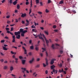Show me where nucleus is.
<instances>
[{
    "instance_id": "obj_1",
    "label": "nucleus",
    "mask_w": 78,
    "mask_h": 78,
    "mask_svg": "<svg viewBox=\"0 0 78 78\" xmlns=\"http://www.w3.org/2000/svg\"><path fill=\"white\" fill-rule=\"evenodd\" d=\"M40 35L41 36H40ZM40 35L39 34L38 35V37H39V39H40L41 40H43V42H44V38L42 37H41L42 35L41 34V33H40Z\"/></svg>"
},
{
    "instance_id": "obj_2",
    "label": "nucleus",
    "mask_w": 78,
    "mask_h": 78,
    "mask_svg": "<svg viewBox=\"0 0 78 78\" xmlns=\"http://www.w3.org/2000/svg\"><path fill=\"white\" fill-rule=\"evenodd\" d=\"M32 32H34L35 33H37V30L36 29H33L32 30Z\"/></svg>"
},
{
    "instance_id": "obj_3",
    "label": "nucleus",
    "mask_w": 78,
    "mask_h": 78,
    "mask_svg": "<svg viewBox=\"0 0 78 78\" xmlns=\"http://www.w3.org/2000/svg\"><path fill=\"white\" fill-rule=\"evenodd\" d=\"M26 16H27V15L25 13H24V14L23 13H22L21 15V17H23V18L24 17H25Z\"/></svg>"
},
{
    "instance_id": "obj_4",
    "label": "nucleus",
    "mask_w": 78,
    "mask_h": 78,
    "mask_svg": "<svg viewBox=\"0 0 78 78\" xmlns=\"http://www.w3.org/2000/svg\"><path fill=\"white\" fill-rule=\"evenodd\" d=\"M12 37L13 38L12 42H14L16 41V40H15V35L12 36Z\"/></svg>"
},
{
    "instance_id": "obj_5",
    "label": "nucleus",
    "mask_w": 78,
    "mask_h": 78,
    "mask_svg": "<svg viewBox=\"0 0 78 78\" xmlns=\"http://www.w3.org/2000/svg\"><path fill=\"white\" fill-rule=\"evenodd\" d=\"M55 66L54 65H53L52 66H51V69H54V68H55Z\"/></svg>"
},
{
    "instance_id": "obj_6",
    "label": "nucleus",
    "mask_w": 78,
    "mask_h": 78,
    "mask_svg": "<svg viewBox=\"0 0 78 78\" xmlns=\"http://www.w3.org/2000/svg\"><path fill=\"white\" fill-rule=\"evenodd\" d=\"M33 61H34V58H32L31 60L29 61V62L30 64H31V63H32Z\"/></svg>"
},
{
    "instance_id": "obj_7",
    "label": "nucleus",
    "mask_w": 78,
    "mask_h": 78,
    "mask_svg": "<svg viewBox=\"0 0 78 78\" xmlns=\"http://www.w3.org/2000/svg\"><path fill=\"white\" fill-rule=\"evenodd\" d=\"M22 64H23V65L25 64V62L26 61L25 60H22Z\"/></svg>"
},
{
    "instance_id": "obj_8",
    "label": "nucleus",
    "mask_w": 78,
    "mask_h": 78,
    "mask_svg": "<svg viewBox=\"0 0 78 78\" xmlns=\"http://www.w3.org/2000/svg\"><path fill=\"white\" fill-rule=\"evenodd\" d=\"M63 3H64V1L63 0H62L60 1L59 2V4H60V5H61L62 4H63Z\"/></svg>"
},
{
    "instance_id": "obj_9",
    "label": "nucleus",
    "mask_w": 78,
    "mask_h": 78,
    "mask_svg": "<svg viewBox=\"0 0 78 78\" xmlns=\"http://www.w3.org/2000/svg\"><path fill=\"white\" fill-rule=\"evenodd\" d=\"M15 62L16 63V64H17V63H18V58H15Z\"/></svg>"
},
{
    "instance_id": "obj_10",
    "label": "nucleus",
    "mask_w": 78,
    "mask_h": 78,
    "mask_svg": "<svg viewBox=\"0 0 78 78\" xmlns=\"http://www.w3.org/2000/svg\"><path fill=\"white\" fill-rule=\"evenodd\" d=\"M45 61H46V65L48 66V60L47 58H45Z\"/></svg>"
},
{
    "instance_id": "obj_11",
    "label": "nucleus",
    "mask_w": 78,
    "mask_h": 78,
    "mask_svg": "<svg viewBox=\"0 0 78 78\" xmlns=\"http://www.w3.org/2000/svg\"><path fill=\"white\" fill-rule=\"evenodd\" d=\"M20 35L18 34V36H16V39H20Z\"/></svg>"
},
{
    "instance_id": "obj_12",
    "label": "nucleus",
    "mask_w": 78,
    "mask_h": 78,
    "mask_svg": "<svg viewBox=\"0 0 78 78\" xmlns=\"http://www.w3.org/2000/svg\"><path fill=\"white\" fill-rule=\"evenodd\" d=\"M17 3V2H16V1H15L12 3V4L14 5H16Z\"/></svg>"
},
{
    "instance_id": "obj_13",
    "label": "nucleus",
    "mask_w": 78,
    "mask_h": 78,
    "mask_svg": "<svg viewBox=\"0 0 78 78\" xmlns=\"http://www.w3.org/2000/svg\"><path fill=\"white\" fill-rule=\"evenodd\" d=\"M30 48L31 50H34V46H33V45L31 46H30Z\"/></svg>"
},
{
    "instance_id": "obj_14",
    "label": "nucleus",
    "mask_w": 78,
    "mask_h": 78,
    "mask_svg": "<svg viewBox=\"0 0 78 78\" xmlns=\"http://www.w3.org/2000/svg\"><path fill=\"white\" fill-rule=\"evenodd\" d=\"M17 8L18 9H20V5H19V4L17 5Z\"/></svg>"
},
{
    "instance_id": "obj_15",
    "label": "nucleus",
    "mask_w": 78,
    "mask_h": 78,
    "mask_svg": "<svg viewBox=\"0 0 78 78\" xmlns=\"http://www.w3.org/2000/svg\"><path fill=\"white\" fill-rule=\"evenodd\" d=\"M35 50L36 51H39V47H37V46H36L35 48Z\"/></svg>"
},
{
    "instance_id": "obj_16",
    "label": "nucleus",
    "mask_w": 78,
    "mask_h": 78,
    "mask_svg": "<svg viewBox=\"0 0 78 78\" xmlns=\"http://www.w3.org/2000/svg\"><path fill=\"white\" fill-rule=\"evenodd\" d=\"M20 33H23V29L22 28H21L20 29Z\"/></svg>"
},
{
    "instance_id": "obj_17",
    "label": "nucleus",
    "mask_w": 78,
    "mask_h": 78,
    "mask_svg": "<svg viewBox=\"0 0 78 78\" xmlns=\"http://www.w3.org/2000/svg\"><path fill=\"white\" fill-rule=\"evenodd\" d=\"M45 41L46 44H48L49 43V41L47 40V39H46V38H45Z\"/></svg>"
},
{
    "instance_id": "obj_18",
    "label": "nucleus",
    "mask_w": 78,
    "mask_h": 78,
    "mask_svg": "<svg viewBox=\"0 0 78 78\" xmlns=\"http://www.w3.org/2000/svg\"><path fill=\"white\" fill-rule=\"evenodd\" d=\"M54 63V61H53L52 60H51V61L50 64L51 65H53V63Z\"/></svg>"
},
{
    "instance_id": "obj_19",
    "label": "nucleus",
    "mask_w": 78,
    "mask_h": 78,
    "mask_svg": "<svg viewBox=\"0 0 78 78\" xmlns=\"http://www.w3.org/2000/svg\"><path fill=\"white\" fill-rule=\"evenodd\" d=\"M3 50H8V48H6V47H3Z\"/></svg>"
},
{
    "instance_id": "obj_20",
    "label": "nucleus",
    "mask_w": 78,
    "mask_h": 78,
    "mask_svg": "<svg viewBox=\"0 0 78 78\" xmlns=\"http://www.w3.org/2000/svg\"><path fill=\"white\" fill-rule=\"evenodd\" d=\"M10 71H12V70H13V69H13V67L12 66H11L10 67Z\"/></svg>"
},
{
    "instance_id": "obj_21",
    "label": "nucleus",
    "mask_w": 78,
    "mask_h": 78,
    "mask_svg": "<svg viewBox=\"0 0 78 78\" xmlns=\"http://www.w3.org/2000/svg\"><path fill=\"white\" fill-rule=\"evenodd\" d=\"M60 53L61 55H62V53H63V50L62 49V50H60Z\"/></svg>"
},
{
    "instance_id": "obj_22",
    "label": "nucleus",
    "mask_w": 78,
    "mask_h": 78,
    "mask_svg": "<svg viewBox=\"0 0 78 78\" xmlns=\"http://www.w3.org/2000/svg\"><path fill=\"white\" fill-rule=\"evenodd\" d=\"M54 46H55V44H53L51 46V48H52L53 49H55V47Z\"/></svg>"
},
{
    "instance_id": "obj_23",
    "label": "nucleus",
    "mask_w": 78,
    "mask_h": 78,
    "mask_svg": "<svg viewBox=\"0 0 78 78\" xmlns=\"http://www.w3.org/2000/svg\"><path fill=\"white\" fill-rule=\"evenodd\" d=\"M44 32L45 34H46L47 35H48V31L44 30Z\"/></svg>"
},
{
    "instance_id": "obj_24",
    "label": "nucleus",
    "mask_w": 78,
    "mask_h": 78,
    "mask_svg": "<svg viewBox=\"0 0 78 78\" xmlns=\"http://www.w3.org/2000/svg\"><path fill=\"white\" fill-rule=\"evenodd\" d=\"M35 67L36 68H39L40 67V65H37L35 66Z\"/></svg>"
},
{
    "instance_id": "obj_25",
    "label": "nucleus",
    "mask_w": 78,
    "mask_h": 78,
    "mask_svg": "<svg viewBox=\"0 0 78 78\" xmlns=\"http://www.w3.org/2000/svg\"><path fill=\"white\" fill-rule=\"evenodd\" d=\"M27 32H28V31L27 30H25L24 31H23V34H25V33H27Z\"/></svg>"
},
{
    "instance_id": "obj_26",
    "label": "nucleus",
    "mask_w": 78,
    "mask_h": 78,
    "mask_svg": "<svg viewBox=\"0 0 78 78\" xmlns=\"http://www.w3.org/2000/svg\"><path fill=\"white\" fill-rule=\"evenodd\" d=\"M72 8H74L75 9H76V7L75 6V5H72Z\"/></svg>"
},
{
    "instance_id": "obj_27",
    "label": "nucleus",
    "mask_w": 78,
    "mask_h": 78,
    "mask_svg": "<svg viewBox=\"0 0 78 78\" xmlns=\"http://www.w3.org/2000/svg\"><path fill=\"white\" fill-rule=\"evenodd\" d=\"M36 2L37 4V3H39V0H36Z\"/></svg>"
},
{
    "instance_id": "obj_28",
    "label": "nucleus",
    "mask_w": 78,
    "mask_h": 78,
    "mask_svg": "<svg viewBox=\"0 0 78 78\" xmlns=\"http://www.w3.org/2000/svg\"><path fill=\"white\" fill-rule=\"evenodd\" d=\"M8 68V66H5L4 67V69H7V68Z\"/></svg>"
},
{
    "instance_id": "obj_29",
    "label": "nucleus",
    "mask_w": 78,
    "mask_h": 78,
    "mask_svg": "<svg viewBox=\"0 0 78 78\" xmlns=\"http://www.w3.org/2000/svg\"><path fill=\"white\" fill-rule=\"evenodd\" d=\"M57 27L55 25H54L53 26V28H54V29H55V28H56Z\"/></svg>"
},
{
    "instance_id": "obj_30",
    "label": "nucleus",
    "mask_w": 78,
    "mask_h": 78,
    "mask_svg": "<svg viewBox=\"0 0 78 78\" xmlns=\"http://www.w3.org/2000/svg\"><path fill=\"white\" fill-rule=\"evenodd\" d=\"M15 35V36H17L18 35V34H17V32H16L14 33Z\"/></svg>"
},
{
    "instance_id": "obj_31",
    "label": "nucleus",
    "mask_w": 78,
    "mask_h": 78,
    "mask_svg": "<svg viewBox=\"0 0 78 78\" xmlns=\"http://www.w3.org/2000/svg\"><path fill=\"white\" fill-rule=\"evenodd\" d=\"M38 14H40V15H41L42 14V12H38Z\"/></svg>"
},
{
    "instance_id": "obj_32",
    "label": "nucleus",
    "mask_w": 78,
    "mask_h": 78,
    "mask_svg": "<svg viewBox=\"0 0 78 78\" xmlns=\"http://www.w3.org/2000/svg\"><path fill=\"white\" fill-rule=\"evenodd\" d=\"M32 7V0L30 1V8Z\"/></svg>"
},
{
    "instance_id": "obj_33",
    "label": "nucleus",
    "mask_w": 78,
    "mask_h": 78,
    "mask_svg": "<svg viewBox=\"0 0 78 78\" xmlns=\"http://www.w3.org/2000/svg\"><path fill=\"white\" fill-rule=\"evenodd\" d=\"M9 3H10V4H12V0H10L9 1Z\"/></svg>"
},
{
    "instance_id": "obj_34",
    "label": "nucleus",
    "mask_w": 78,
    "mask_h": 78,
    "mask_svg": "<svg viewBox=\"0 0 78 78\" xmlns=\"http://www.w3.org/2000/svg\"><path fill=\"white\" fill-rule=\"evenodd\" d=\"M19 58H20V59H23V57H22V56H19Z\"/></svg>"
},
{
    "instance_id": "obj_35",
    "label": "nucleus",
    "mask_w": 78,
    "mask_h": 78,
    "mask_svg": "<svg viewBox=\"0 0 78 78\" xmlns=\"http://www.w3.org/2000/svg\"><path fill=\"white\" fill-rule=\"evenodd\" d=\"M45 12L47 13H48V12H49V11H48L47 9H46L45 10Z\"/></svg>"
},
{
    "instance_id": "obj_36",
    "label": "nucleus",
    "mask_w": 78,
    "mask_h": 78,
    "mask_svg": "<svg viewBox=\"0 0 78 78\" xmlns=\"http://www.w3.org/2000/svg\"><path fill=\"white\" fill-rule=\"evenodd\" d=\"M43 65L44 67H45L47 66V65H45V64L44 63H43Z\"/></svg>"
},
{
    "instance_id": "obj_37",
    "label": "nucleus",
    "mask_w": 78,
    "mask_h": 78,
    "mask_svg": "<svg viewBox=\"0 0 78 78\" xmlns=\"http://www.w3.org/2000/svg\"><path fill=\"white\" fill-rule=\"evenodd\" d=\"M9 17H10V16L9 15L7 16H6V18H7V19H9Z\"/></svg>"
},
{
    "instance_id": "obj_38",
    "label": "nucleus",
    "mask_w": 78,
    "mask_h": 78,
    "mask_svg": "<svg viewBox=\"0 0 78 78\" xmlns=\"http://www.w3.org/2000/svg\"><path fill=\"white\" fill-rule=\"evenodd\" d=\"M58 71L57 70H55V74H56V73H58Z\"/></svg>"
},
{
    "instance_id": "obj_39",
    "label": "nucleus",
    "mask_w": 78,
    "mask_h": 78,
    "mask_svg": "<svg viewBox=\"0 0 78 78\" xmlns=\"http://www.w3.org/2000/svg\"><path fill=\"white\" fill-rule=\"evenodd\" d=\"M4 42H5V40H4L1 41V42L2 43H4Z\"/></svg>"
},
{
    "instance_id": "obj_40",
    "label": "nucleus",
    "mask_w": 78,
    "mask_h": 78,
    "mask_svg": "<svg viewBox=\"0 0 78 78\" xmlns=\"http://www.w3.org/2000/svg\"><path fill=\"white\" fill-rule=\"evenodd\" d=\"M40 3L41 6H43V4L42 3V2H41Z\"/></svg>"
},
{
    "instance_id": "obj_41",
    "label": "nucleus",
    "mask_w": 78,
    "mask_h": 78,
    "mask_svg": "<svg viewBox=\"0 0 78 78\" xmlns=\"http://www.w3.org/2000/svg\"><path fill=\"white\" fill-rule=\"evenodd\" d=\"M0 61H1V62H3L4 61L3 59H1L0 60Z\"/></svg>"
},
{
    "instance_id": "obj_42",
    "label": "nucleus",
    "mask_w": 78,
    "mask_h": 78,
    "mask_svg": "<svg viewBox=\"0 0 78 78\" xmlns=\"http://www.w3.org/2000/svg\"><path fill=\"white\" fill-rule=\"evenodd\" d=\"M51 3V0H48V3Z\"/></svg>"
},
{
    "instance_id": "obj_43",
    "label": "nucleus",
    "mask_w": 78,
    "mask_h": 78,
    "mask_svg": "<svg viewBox=\"0 0 78 78\" xmlns=\"http://www.w3.org/2000/svg\"><path fill=\"white\" fill-rule=\"evenodd\" d=\"M45 74H48V70H46L45 71Z\"/></svg>"
},
{
    "instance_id": "obj_44",
    "label": "nucleus",
    "mask_w": 78,
    "mask_h": 78,
    "mask_svg": "<svg viewBox=\"0 0 78 78\" xmlns=\"http://www.w3.org/2000/svg\"><path fill=\"white\" fill-rule=\"evenodd\" d=\"M34 16V13H32V15H30V17H32V16Z\"/></svg>"
},
{
    "instance_id": "obj_45",
    "label": "nucleus",
    "mask_w": 78,
    "mask_h": 78,
    "mask_svg": "<svg viewBox=\"0 0 78 78\" xmlns=\"http://www.w3.org/2000/svg\"><path fill=\"white\" fill-rule=\"evenodd\" d=\"M27 53V50H24V54H26Z\"/></svg>"
},
{
    "instance_id": "obj_46",
    "label": "nucleus",
    "mask_w": 78,
    "mask_h": 78,
    "mask_svg": "<svg viewBox=\"0 0 78 78\" xmlns=\"http://www.w3.org/2000/svg\"><path fill=\"white\" fill-rule=\"evenodd\" d=\"M31 13V10L30 9L29 10V14H30Z\"/></svg>"
},
{
    "instance_id": "obj_47",
    "label": "nucleus",
    "mask_w": 78,
    "mask_h": 78,
    "mask_svg": "<svg viewBox=\"0 0 78 78\" xmlns=\"http://www.w3.org/2000/svg\"><path fill=\"white\" fill-rule=\"evenodd\" d=\"M21 36H23V37L24 36V34H23V33H21Z\"/></svg>"
},
{
    "instance_id": "obj_48",
    "label": "nucleus",
    "mask_w": 78,
    "mask_h": 78,
    "mask_svg": "<svg viewBox=\"0 0 78 78\" xmlns=\"http://www.w3.org/2000/svg\"><path fill=\"white\" fill-rule=\"evenodd\" d=\"M59 66L60 67H62V64H60L59 65Z\"/></svg>"
},
{
    "instance_id": "obj_49",
    "label": "nucleus",
    "mask_w": 78,
    "mask_h": 78,
    "mask_svg": "<svg viewBox=\"0 0 78 78\" xmlns=\"http://www.w3.org/2000/svg\"><path fill=\"white\" fill-rule=\"evenodd\" d=\"M40 61V58H38L37 59V61L39 62Z\"/></svg>"
},
{
    "instance_id": "obj_50",
    "label": "nucleus",
    "mask_w": 78,
    "mask_h": 78,
    "mask_svg": "<svg viewBox=\"0 0 78 78\" xmlns=\"http://www.w3.org/2000/svg\"><path fill=\"white\" fill-rule=\"evenodd\" d=\"M29 25V23H26L25 24V25L26 27L28 26Z\"/></svg>"
},
{
    "instance_id": "obj_51",
    "label": "nucleus",
    "mask_w": 78,
    "mask_h": 78,
    "mask_svg": "<svg viewBox=\"0 0 78 78\" xmlns=\"http://www.w3.org/2000/svg\"><path fill=\"white\" fill-rule=\"evenodd\" d=\"M29 4V2H26V5H28Z\"/></svg>"
},
{
    "instance_id": "obj_52",
    "label": "nucleus",
    "mask_w": 78,
    "mask_h": 78,
    "mask_svg": "<svg viewBox=\"0 0 78 78\" xmlns=\"http://www.w3.org/2000/svg\"><path fill=\"white\" fill-rule=\"evenodd\" d=\"M46 56H48V53H47V52H46Z\"/></svg>"
},
{
    "instance_id": "obj_53",
    "label": "nucleus",
    "mask_w": 78,
    "mask_h": 78,
    "mask_svg": "<svg viewBox=\"0 0 78 78\" xmlns=\"http://www.w3.org/2000/svg\"><path fill=\"white\" fill-rule=\"evenodd\" d=\"M32 42V40H30L29 41V44H31V43Z\"/></svg>"
},
{
    "instance_id": "obj_54",
    "label": "nucleus",
    "mask_w": 78,
    "mask_h": 78,
    "mask_svg": "<svg viewBox=\"0 0 78 78\" xmlns=\"http://www.w3.org/2000/svg\"><path fill=\"white\" fill-rule=\"evenodd\" d=\"M64 69L65 70L67 71V70H68V68H67V67H66Z\"/></svg>"
},
{
    "instance_id": "obj_55",
    "label": "nucleus",
    "mask_w": 78,
    "mask_h": 78,
    "mask_svg": "<svg viewBox=\"0 0 78 78\" xmlns=\"http://www.w3.org/2000/svg\"><path fill=\"white\" fill-rule=\"evenodd\" d=\"M17 33L18 34H20V32L18 31L17 32Z\"/></svg>"
},
{
    "instance_id": "obj_56",
    "label": "nucleus",
    "mask_w": 78,
    "mask_h": 78,
    "mask_svg": "<svg viewBox=\"0 0 78 78\" xmlns=\"http://www.w3.org/2000/svg\"><path fill=\"white\" fill-rule=\"evenodd\" d=\"M11 22L9 20H8L7 22V23H8L9 24V23H10Z\"/></svg>"
},
{
    "instance_id": "obj_57",
    "label": "nucleus",
    "mask_w": 78,
    "mask_h": 78,
    "mask_svg": "<svg viewBox=\"0 0 78 78\" xmlns=\"http://www.w3.org/2000/svg\"><path fill=\"white\" fill-rule=\"evenodd\" d=\"M22 24H25V21H22Z\"/></svg>"
},
{
    "instance_id": "obj_58",
    "label": "nucleus",
    "mask_w": 78,
    "mask_h": 78,
    "mask_svg": "<svg viewBox=\"0 0 78 78\" xmlns=\"http://www.w3.org/2000/svg\"><path fill=\"white\" fill-rule=\"evenodd\" d=\"M5 30H9V28L7 27L5 28Z\"/></svg>"
},
{
    "instance_id": "obj_59",
    "label": "nucleus",
    "mask_w": 78,
    "mask_h": 78,
    "mask_svg": "<svg viewBox=\"0 0 78 78\" xmlns=\"http://www.w3.org/2000/svg\"><path fill=\"white\" fill-rule=\"evenodd\" d=\"M13 30V27H12L11 28V31H12Z\"/></svg>"
},
{
    "instance_id": "obj_60",
    "label": "nucleus",
    "mask_w": 78,
    "mask_h": 78,
    "mask_svg": "<svg viewBox=\"0 0 78 78\" xmlns=\"http://www.w3.org/2000/svg\"><path fill=\"white\" fill-rule=\"evenodd\" d=\"M52 61H56V59L55 58H53L52 59Z\"/></svg>"
},
{
    "instance_id": "obj_61",
    "label": "nucleus",
    "mask_w": 78,
    "mask_h": 78,
    "mask_svg": "<svg viewBox=\"0 0 78 78\" xmlns=\"http://www.w3.org/2000/svg\"><path fill=\"white\" fill-rule=\"evenodd\" d=\"M57 5L58 6H59V5H60V4H59L58 2L57 3Z\"/></svg>"
},
{
    "instance_id": "obj_62",
    "label": "nucleus",
    "mask_w": 78,
    "mask_h": 78,
    "mask_svg": "<svg viewBox=\"0 0 78 78\" xmlns=\"http://www.w3.org/2000/svg\"><path fill=\"white\" fill-rule=\"evenodd\" d=\"M5 2V0H3L2 1V3H4V2Z\"/></svg>"
},
{
    "instance_id": "obj_63",
    "label": "nucleus",
    "mask_w": 78,
    "mask_h": 78,
    "mask_svg": "<svg viewBox=\"0 0 78 78\" xmlns=\"http://www.w3.org/2000/svg\"><path fill=\"white\" fill-rule=\"evenodd\" d=\"M10 33V31L9 30H7V33Z\"/></svg>"
},
{
    "instance_id": "obj_64",
    "label": "nucleus",
    "mask_w": 78,
    "mask_h": 78,
    "mask_svg": "<svg viewBox=\"0 0 78 78\" xmlns=\"http://www.w3.org/2000/svg\"><path fill=\"white\" fill-rule=\"evenodd\" d=\"M29 55H30V56H31V52H30L29 53Z\"/></svg>"
}]
</instances>
